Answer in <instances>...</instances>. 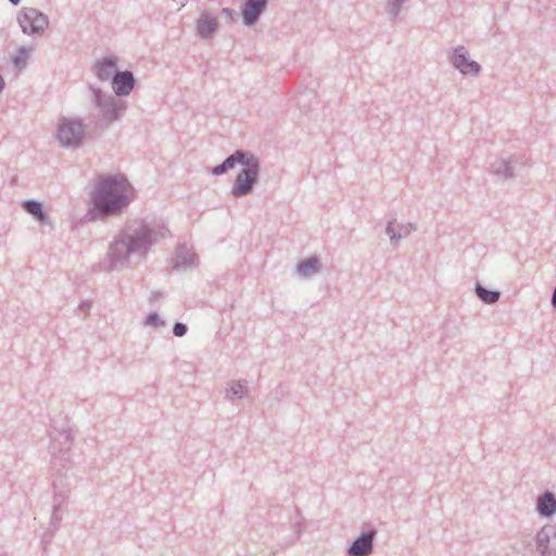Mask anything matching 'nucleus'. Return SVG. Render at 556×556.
<instances>
[{
  "label": "nucleus",
  "mask_w": 556,
  "mask_h": 556,
  "mask_svg": "<svg viewBox=\"0 0 556 556\" xmlns=\"http://www.w3.org/2000/svg\"><path fill=\"white\" fill-rule=\"evenodd\" d=\"M168 236L169 229L162 218L132 219L114 237L105 264L111 270L128 267L134 258L144 257L154 244Z\"/></svg>",
  "instance_id": "1"
},
{
  "label": "nucleus",
  "mask_w": 556,
  "mask_h": 556,
  "mask_svg": "<svg viewBox=\"0 0 556 556\" xmlns=\"http://www.w3.org/2000/svg\"><path fill=\"white\" fill-rule=\"evenodd\" d=\"M134 199V188L121 174L100 176L90 192L92 218L117 216Z\"/></svg>",
  "instance_id": "2"
},
{
  "label": "nucleus",
  "mask_w": 556,
  "mask_h": 556,
  "mask_svg": "<svg viewBox=\"0 0 556 556\" xmlns=\"http://www.w3.org/2000/svg\"><path fill=\"white\" fill-rule=\"evenodd\" d=\"M89 100L97 108L94 115L96 124L99 128H108L113 123L123 118L128 109L125 100L116 96L105 93L96 85H88Z\"/></svg>",
  "instance_id": "3"
},
{
  "label": "nucleus",
  "mask_w": 556,
  "mask_h": 556,
  "mask_svg": "<svg viewBox=\"0 0 556 556\" xmlns=\"http://www.w3.org/2000/svg\"><path fill=\"white\" fill-rule=\"evenodd\" d=\"M87 125L77 116H61L58 118L54 139L58 146L66 150L80 148L86 139Z\"/></svg>",
  "instance_id": "4"
},
{
  "label": "nucleus",
  "mask_w": 556,
  "mask_h": 556,
  "mask_svg": "<svg viewBox=\"0 0 556 556\" xmlns=\"http://www.w3.org/2000/svg\"><path fill=\"white\" fill-rule=\"evenodd\" d=\"M260 173L261 161L253 154L237 174L231 186V195L236 199L250 195L258 182Z\"/></svg>",
  "instance_id": "5"
},
{
  "label": "nucleus",
  "mask_w": 556,
  "mask_h": 556,
  "mask_svg": "<svg viewBox=\"0 0 556 556\" xmlns=\"http://www.w3.org/2000/svg\"><path fill=\"white\" fill-rule=\"evenodd\" d=\"M16 21L23 34L28 36H42L49 27L48 15L35 8H22Z\"/></svg>",
  "instance_id": "6"
},
{
  "label": "nucleus",
  "mask_w": 556,
  "mask_h": 556,
  "mask_svg": "<svg viewBox=\"0 0 556 556\" xmlns=\"http://www.w3.org/2000/svg\"><path fill=\"white\" fill-rule=\"evenodd\" d=\"M447 59L463 75L478 76L481 72V65L471 60L468 50L464 46H458L448 51Z\"/></svg>",
  "instance_id": "7"
},
{
  "label": "nucleus",
  "mask_w": 556,
  "mask_h": 556,
  "mask_svg": "<svg viewBox=\"0 0 556 556\" xmlns=\"http://www.w3.org/2000/svg\"><path fill=\"white\" fill-rule=\"evenodd\" d=\"M535 545L541 556H556V523L545 525L538 531Z\"/></svg>",
  "instance_id": "8"
},
{
  "label": "nucleus",
  "mask_w": 556,
  "mask_h": 556,
  "mask_svg": "<svg viewBox=\"0 0 556 556\" xmlns=\"http://www.w3.org/2000/svg\"><path fill=\"white\" fill-rule=\"evenodd\" d=\"M194 27L200 38L210 39L218 31V18L208 11H202L195 20Z\"/></svg>",
  "instance_id": "9"
},
{
  "label": "nucleus",
  "mask_w": 556,
  "mask_h": 556,
  "mask_svg": "<svg viewBox=\"0 0 556 556\" xmlns=\"http://www.w3.org/2000/svg\"><path fill=\"white\" fill-rule=\"evenodd\" d=\"M268 0H244L241 7V17L245 26L254 25L266 11Z\"/></svg>",
  "instance_id": "10"
},
{
  "label": "nucleus",
  "mask_w": 556,
  "mask_h": 556,
  "mask_svg": "<svg viewBox=\"0 0 556 556\" xmlns=\"http://www.w3.org/2000/svg\"><path fill=\"white\" fill-rule=\"evenodd\" d=\"M118 59L115 55L104 56L97 60L92 65V72L101 81H108L113 79L115 73H117Z\"/></svg>",
  "instance_id": "11"
},
{
  "label": "nucleus",
  "mask_w": 556,
  "mask_h": 556,
  "mask_svg": "<svg viewBox=\"0 0 556 556\" xmlns=\"http://www.w3.org/2000/svg\"><path fill=\"white\" fill-rule=\"evenodd\" d=\"M135 77L130 71L115 73L111 84L114 96L121 98L128 96L135 87Z\"/></svg>",
  "instance_id": "12"
},
{
  "label": "nucleus",
  "mask_w": 556,
  "mask_h": 556,
  "mask_svg": "<svg viewBox=\"0 0 556 556\" xmlns=\"http://www.w3.org/2000/svg\"><path fill=\"white\" fill-rule=\"evenodd\" d=\"M416 230V225L413 223H400L391 220L388 223L386 233L388 235L391 243L396 247L401 239L408 237Z\"/></svg>",
  "instance_id": "13"
},
{
  "label": "nucleus",
  "mask_w": 556,
  "mask_h": 556,
  "mask_svg": "<svg viewBox=\"0 0 556 556\" xmlns=\"http://www.w3.org/2000/svg\"><path fill=\"white\" fill-rule=\"evenodd\" d=\"M375 534V531L363 533L348 548V554L350 556H369L372 552V540Z\"/></svg>",
  "instance_id": "14"
},
{
  "label": "nucleus",
  "mask_w": 556,
  "mask_h": 556,
  "mask_svg": "<svg viewBox=\"0 0 556 556\" xmlns=\"http://www.w3.org/2000/svg\"><path fill=\"white\" fill-rule=\"evenodd\" d=\"M198 263V256L191 248L187 245H180L177 248L174 256L175 268L188 269L195 267Z\"/></svg>",
  "instance_id": "15"
},
{
  "label": "nucleus",
  "mask_w": 556,
  "mask_h": 556,
  "mask_svg": "<svg viewBox=\"0 0 556 556\" xmlns=\"http://www.w3.org/2000/svg\"><path fill=\"white\" fill-rule=\"evenodd\" d=\"M321 268L323 265L319 257L313 255L298 263L295 274L302 279H308L320 273Z\"/></svg>",
  "instance_id": "16"
},
{
  "label": "nucleus",
  "mask_w": 556,
  "mask_h": 556,
  "mask_svg": "<svg viewBox=\"0 0 556 556\" xmlns=\"http://www.w3.org/2000/svg\"><path fill=\"white\" fill-rule=\"evenodd\" d=\"M536 510L543 517H552L556 514V496L546 491L536 500Z\"/></svg>",
  "instance_id": "17"
},
{
  "label": "nucleus",
  "mask_w": 556,
  "mask_h": 556,
  "mask_svg": "<svg viewBox=\"0 0 556 556\" xmlns=\"http://www.w3.org/2000/svg\"><path fill=\"white\" fill-rule=\"evenodd\" d=\"M249 393V387L247 380H231L225 388V397L235 402L236 400L243 399Z\"/></svg>",
  "instance_id": "18"
},
{
  "label": "nucleus",
  "mask_w": 556,
  "mask_h": 556,
  "mask_svg": "<svg viewBox=\"0 0 556 556\" xmlns=\"http://www.w3.org/2000/svg\"><path fill=\"white\" fill-rule=\"evenodd\" d=\"M22 207L39 223L51 226L49 216L45 213L41 202L36 200H26L22 203Z\"/></svg>",
  "instance_id": "19"
},
{
  "label": "nucleus",
  "mask_w": 556,
  "mask_h": 556,
  "mask_svg": "<svg viewBox=\"0 0 556 556\" xmlns=\"http://www.w3.org/2000/svg\"><path fill=\"white\" fill-rule=\"evenodd\" d=\"M52 486L54 491V500H64L68 497L72 491L71 478L66 475H58L52 482Z\"/></svg>",
  "instance_id": "20"
},
{
  "label": "nucleus",
  "mask_w": 556,
  "mask_h": 556,
  "mask_svg": "<svg viewBox=\"0 0 556 556\" xmlns=\"http://www.w3.org/2000/svg\"><path fill=\"white\" fill-rule=\"evenodd\" d=\"M254 153L250 151H243V150H237L225 159L223 162L225 169L228 172L229 169H232L237 164H240L241 166L244 165V163L253 155Z\"/></svg>",
  "instance_id": "21"
},
{
  "label": "nucleus",
  "mask_w": 556,
  "mask_h": 556,
  "mask_svg": "<svg viewBox=\"0 0 556 556\" xmlns=\"http://www.w3.org/2000/svg\"><path fill=\"white\" fill-rule=\"evenodd\" d=\"M491 172L505 179L511 178L514 176V169L511 167L510 161L504 159L494 162L491 165Z\"/></svg>",
  "instance_id": "22"
},
{
  "label": "nucleus",
  "mask_w": 556,
  "mask_h": 556,
  "mask_svg": "<svg viewBox=\"0 0 556 556\" xmlns=\"http://www.w3.org/2000/svg\"><path fill=\"white\" fill-rule=\"evenodd\" d=\"M33 50V47H20L12 59L14 66L18 70L25 68Z\"/></svg>",
  "instance_id": "23"
},
{
  "label": "nucleus",
  "mask_w": 556,
  "mask_h": 556,
  "mask_svg": "<svg viewBox=\"0 0 556 556\" xmlns=\"http://www.w3.org/2000/svg\"><path fill=\"white\" fill-rule=\"evenodd\" d=\"M477 295L480 300H482L486 304H493L498 301L500 299V292L497 291H490L483 288L482 286L478 285L476 288Z\"/></svg>",
  "instance_id": "24"
},
{
  "label": "nucleus",
  "mask_w": 556,
  "mask_h": 556,
  "mask_svg": "<svg viewBox=\"0 0 556 556\" xmlns=\"http://www.w3.org/2000/svg\"><path fill=\"white\" fill-rule=\"evenodd\" d=\"M143 325L159 329L165 327L166 323L157 313H151L147 316Z\"/></svg>",
  "instance_id": "25"
},
{
  "label": "nucleus",
  "mask_w": 556,
  "mask_h": 556,
  "mask_svg": "<svg viewBox=\"0 0 556 556\" xmlns=\"http://www.w3.org/2000/svg\"><path fill=\"white\" fill-rule=\"evenodd\" d=\"M408 0H388V12L389 14L395 18L401 12V7Z\"/></svg>",
  "instance_id": "26"
},
{
  "label": "nucleus",
  "mask_w": 556,
  "mask_h": 556,
  "mask_svg": "<svg viewBox=\"0 0 556 556\" xmlns=\"http://www.w3.org/2000/svg\"><path fill=\"white\" fill-rule=\"evenodd\" d=\"M187 326L182 323H175L174 327H173V333L175 337H178V338H181L184 337L186 333H187Z\"/></svg>",
  "instance_id": "27"
},
{
  "label": "nucleus",
  "mask_w": 556,
  "mask_h": 556,
  "mask_svg": "<svg viewBox=\"0 0 556 556\" xmlns=\"http://www.w3.org/2000/svg\"><path fill=\"white\" fill-rule=\"evenodd\" d=\"M211 173H212L213 176H222L225 173H227V170L225 169L224 164L222 163V164L213 167Z\"/></svg>",
  "instance_id": "28"
},
{
  "label": "nucleus",
  "mask_w": 556,
  "mask_h": 556,
  "mask_svg": "<svg viewBox=\"0 0 556 556\" xmlns=\"http://www.w3.org/2000/svg\"><path fill=\"white\" fill-rule=\"evenodd\" d=\"M60 435L63 438L65 444H70L73 441L72 431L70 429L63 430Z\"/></svg>",
  "instance_id": "29"
},
{
  "label": "nucleus",
  "mask_w": 556,
  "mask_h": 556,
  "mask_svg": "<svg viewBox=\"0 0 556 556\" xmlns=\"http://www.w3.org/2000/svg\"><path fill=\"white\" fill-rule=\"evenodd\" d=\"M222 14L225 15L226 17H228L229 20L233 21L235 16H236V11L230 8H223Z\"/></svg>",
  "instance_id": "30"
},
{
  "label": "nucleus",
  "mask_w": 556,
  "mask_h": 556,
  "mask_svg": "<svg viewBox=\"0 0 556 556\" xmlns=\"http://www.w3.org/2000/svg\"><path fill=\"white\" fill-rule=\"evenodd\" d=\"M176 5L179 7V9H182L187 4V0H172Z\"/></svg>",
  "instance_id": "31"
},
{
  "label": "nucleus",
  "mask_w": 556,
  "mask_h": 556,
  "mask_svg": "<svg viewBox=\"0 0 556 556\" xmlns=\"http://www.w3.org/2000/svg\"><path fill=\"white\" fill-rule=\"evenodd\" d=\"M552 305L554 306V308H556V287H555V290H554L553 296H552Z\"/></svg>",
  "instance_id": "32"
},
{
  "label": "nucleus",
  "mask_w": 556,
  "mask_h": 556,
  "mask_svg": "<svg viewBox=\"0 0 556 556\" xmlns=\"http://www.w3.org/2000/svg\"><path fill=\"white\" fill-rule=\"evenodd\" d=\"M4 86H5L4 79H3V77L0 75V93H1V92H2V90L4 89Z\"/></svg>",
  "instance_id": "33"
},
{
  "label": "nucleus",
  "mask_w": 556,
  "mask_h": 556,
  "mask_svg": "<svg viewBox=\"0 0 556 556\" xmlns=\"http://www.w3.org/2000/svg\"><path fill=\"white\" fill-rule=\"evenodd\" d=\"M89 307H90V304H89V303H87V302H83V303L80 304V308H86V309H88Z\"/></svg>",
  "instance_id": "34"
},
{
  "label": "nucleus",
  "mask_w": 556,
  "mask_h": 556,
  "mask_svg": "<svg viewBox=\"0 0 556 556\" xmlns=\"http://www.w3.org/2000/svg\"><path fill=\"white\" fill-rule=\"evenodd\" d=\"M299 538H300V532H298V534H296L295 539L293 540V542H295L296 540H299Z\"/></svg>",
  "instance_id": "35"
}]
</instances>
